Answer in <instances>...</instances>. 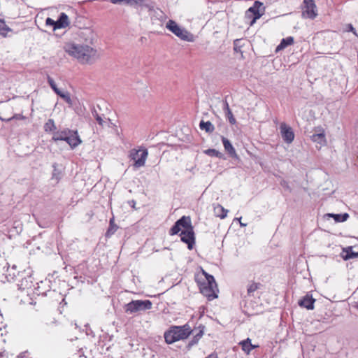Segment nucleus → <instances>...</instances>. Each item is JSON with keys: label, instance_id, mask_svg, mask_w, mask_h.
Here are the masks:
<instances>
[{"label": "nucleus", "instance_id": "nucleus-22", "mask_svg": "<svg viewBox=\"0 0 358 358\" xmlns=\"http://www.w3.org/2000/svg\"><path fill=\"white\" fill-rule=\"evenodd\" d=\"M239 345H241L242 350L247 355H249L252 350V344L250 338L241 341L239 343Z\"/></svg>", "mask_w": 358, "mask_h": 358}, {"label": "nucleus", "instance_id": "nucleus-34", "mask_svg": "<svg viewBox=\"0 0 358 358\" xmlns=\"http://www.w3.org/2000/svg\"><path fill=\"white\" fill-rule=\"evenodd\" d=\"M58 96H59L62 99H63L66 103L71 105L72 104V100L70 96V94L66 92H62L61 90L59 94H57Z\"/></svg>", "mask_w": 358, "mask_h": 358}, {"label": "nucleus", "instance_id": "nucleus-23", "mask_svg": "<svg viewBox=\"0 0 358 358\" xmlns=\"http://www.w3.org/2000/svg\"><path fill=\"white\" fill-rule=\"evenodd\" d=\"M205 155L210 156V157H215L219 159H225L224 155L220 151L217 150L214 148H208L203 152Z\"/></svg>", "mask_w": 358, "mask_h": 358}, {"label": "nucleus", "instance_id": "nucleus-8", "mask_svg": "<svg viewBox=\"0 0 358 358\" xmlns=\"http://www.w3.org/2000/svg\"><path fill=\"white\" fill-rule=\"evenodd\" d=\"M301 7L303 17L313 20L317 16V10L315 0H303Z\"/></svg>", "mask_w": 358, "mask_h": 358}, {"label": "nucleus", "instance_id": "nucleus-14", "mask_svg": "<svg viewBox=\"0 0 358 358\" xmlns=\"http://www.w3.org/2000/svg\"><path fill=\"white\" fill-rule=\"evenodd\" d=\"M310 138L320 145H325L327 143L325 132L322 127L315 128V133L310 136Z\"/></svg>", "mask_w": 358, "mask_h": 358}, {"label": "nucleus", "instance_id": "nucleus-4", "mask_svg": "<svg viewBox=\"0 0 358 358\" xmlns=\"http://www.w3.org/2000/svg\"><path fill=\"white\" fill-rule=\"evenodd\" d=\"M166 28L178 37L180 40L193 42L194 36L185 28L180 26L176 21L169 20L166 24Z\"/></svg>", "mask_w": 358, "mask_h": 358}, {"label": "nucleus", "instance_id": "nucleus-30", "mask_svg": "<svg viewBox=\"0 0 358 358\" xmlns=\"http://www.w3.org/2000/svg\"><path fill=\"white\" fill-rule=\"evenodd\" d=\"M44 130L46 132L55 131L56 126L52 119H49L44 124Z\"/></svg>", "mask_w": 358, "mask_h": 358}, {"label": "nucleus", "instance_id": "nucleus-13", "mask_svg": "<svg viewBox=\"0 0 358 358\" xmlns=\"http://www.w3.org/2000/svg\"><path fill=\"white\" fill-rule=\"evenodd\" d=\"M221 140L224 148L225 151L227 152L229 156L236 160H240L238 155L236 154V150L233 146L231 141L226 137L222 136Z\"/></svg>", "mask_w": 358, "mask_h": 358}, {"label": "nucleus", "instance_id": "nucleus-27", "mask_svg": "<svg viewBox=\"0 0 358 358\" xmlns=\"http://www.w3.org/2000/svg\"><path fill=\"white\" fill-rule=\"evenodd\" d=\"M202 336L203 332L201 331L194 335L186 345L187 350L189 351L194 345H196Z\"/></svg>", "mask_w": 358, "mask_h": 358}, {"label": "nucleus", "instance_id": "nucleus-18", "mask_svg": "<svg viewBox=\"0 0 358 358\" xmlns=\"http://www.w3.org/2000/svg\"><path fill=\"white\" fill-rule=\"evenodd\" d=\"M349 214L348 213H327L324 215V217L333 218L335 222H345L349 218Z\"/></svg>", "mask_w": 358, "mask_h": 358}, {"label": "nucleus", "instance_id": "nucleus-26", "mask_svg": "<svg viewBox=\"0 0 358 358\" xmlns=\"http://www.w3.org/2000/svg\"><path fill=\"white\" fill-rule=\"evenodd\" d=\"M118 226L115 223V219L114 217L110 219L109 221V227L106 233V237H110L112 235H113L115 231L117 230Z\"/></svg>", "mask_w": 358, "mask_h": 358}, {"label": "nucleus", "instance_id": "nucleus-9", "mask_svg": "<svg viewBox=\"0 0 358 358\" xmlns=\"http://www.w3.org/2000/svg\"><path fill=\"white\" fill-rule=\"evenodd\" d=\"M180 241L187 245V248L192 250L196 244V235L194 227L185 231H182L178 234Z\"/></svg>", "mask_w": 358, "mask_h": 358}, {"label": "nucleus", "instance_id": "nucleus-49", "mask_svg": "<svg viewBox=\"0 0 358 358\" xmlns=\"http://www.w3.org/2000/svg\"><path fill=\"white\" fill-rule=\"evenodd\" d=\"M52 178H55L57 180H59V177L58 176L57 173H55V172L52 174Z\"/></svg>", "mask_w": 358, "mask_h": 358}, {"label": "nucleus", "instance_id": "nucleus-10", "mask_svg": "<svg viewBox=\"0 0 358 358\" xmlns=\"http://www.w3.org/2000/svg\"><path fill=\"white\" fill-rule=\"evenodd\" d=\"M147 156L148 151L145 149H133L130 151L131 159L134 161V166L137 168L143 166L145 164Z\"/></svg>", "mask_w": 358, "mask_h": 358}, {"label": "nucleus", "instance_id": "nucleus-1", "mask_svg": "<svg viewBox=\"0 0 358 358\" xmlns=\"http://www.w3.org/2000/svg\"><path fill=\"white\" fill-rule=\"evenodd\" d=\"M201 273L205 278H202L199 274L194 276V280L199 287L200 293L205 296L208 301L218 298L217 292H219V289L214 276L207 273L202 268Z\"/></svg>", "mask_w": 358, "mask_h": 358}, {"label": "nucleus", "instance_id": "nucleus-53", "mask_svg": "<svg viewBox=\"0 0 358 358\" xmlns=\"http://www.w3.org/2000/svg\"><path fill=\"white\" fill-rule=\"evenodd\" d=\"M20 358H22V357H20Z\"/></svg>", "mask_w": 358, "mask_h": 358}, {"label": "nucleus", "instance_id": "nucleus-38", "mask_svg": "<svg viewBox=\"0 0 358 358\" xmlns=\"http://www.w3.org/2000/svg\"><path fill=\"white\" fill-rule=\"evenodd\" d=\"M346 31H347L352 32L355 36H357V34L356 32V30H355V29L354 28V27L352 26V24H347Z\"/></svg>", "mask_w": 358, "mask_h": 358}, {"label": "nucleus", "instance_id": "nucleus-31", "mask_svg": "<svg viewBox=\"0 0 358 358\" xmlns=\"http://www.w3.org/2000/svg\"><path fill=\"white\" fill-rule=\"evenodd\" d=\"M156 352L151 348H143V358H156Z\"/></svg>", "mask_w": 358, "mask_h": 358}, {"label": "nucleus", "instance_id": "nucleus-41", "mask_svg": "<svg viewBox=\"0 0 358 358\" xmlns=\"http://www.w3.org/2000/svg\"><path fill=\"white\" fill-rule=\"evenodd\" d=\"M280 185H281L283 187H285V188H286V189H290V187H289V185L288 182H287V181H285V180H282V181H281V182H280Z\"/></svg>", "mask_w": 358, "mask_h": 358}, {"label": "nucleus", "instance_id": "nucleus-7", "mask_svg": "<svg viewBox=\"0 0 358 358\" xmlns=\"http://www.w3.org/2000/svg\"><path fill=\"white\" fill-rule=\"evenodd\" d=\"M191 227H194L192 224L191 218L189 216L183 215L175 222L173 226L169 229V234L171 236L177 235L182 231L187 230Z\"/></svg>", "mask_w": 358, "mask_h": 358}, {"label": "nucleus", "instance_id": "nucleus-20", "mask_svg": "<svg viewBox=\"0 0 358 358\" xmlns=\"http://www.w3.org/2000/svg\"><path fill=\"white\" fill-rule=\"evenodd\" d=\"M294 37L288 36L287 38H284L281 40L280 44L276 47L275 52H277L278 51H280V50L285 49V48H287V46L294 44Z\"/></svg>", "mask_w": 358, "mask_h": 358}, {"label": "nucleus", "instance_id": "nucleus-36", "mask_svg": "<svg viewBox=\"0 0 358 358\" xmlns=\"http://www.w3.org/2000/svg\"><path fill=\"white\" fill-rule=\"evenodd\" d=\"M256 290H257V289L255 287V282H252V283L248 287L247 294L248 296H251L252 293H253Z\"/></svg>", "mask_w": 358, "mask_h": 358}, {"label": "nucleus", "instance_id": "nucleus-16", "mask_svg": "<svg viewBox=\"0 0 358 358\" xmlns=\"http://www.w3.org/2000/svg\"><path fill=\"white\" fill-rule=\"evenodd\" d=\"M69 24V17L65 13H61L58 19L55 20V30L66 28Z\"/></svg>", "mask_w": 358, "mask_h": 358}, {"label": "nucleus", "instance_id": "nucleus-44", "mask_svg": "<svg viewBox=\"0 0 358 358\" xmlns=\"http://www.w3.org/2000/svg\"><path fill=\"white\" fill-rule=\"evenodd\" d=\"M255 287H256L257 290V289H260V288H262V287H263V286H264V285H263L262 283H260V282H255Z\"/></svg>", "mask_w": 358, "mask_h": 358}, {"label": "nucleus", "instance_id": "nucleus-48", "mask_svg": "<svg viewBox=\"0 0 358 358\" xmlns=\"http://www.w3.org/2000/svg\"><path fill=\"white\" fill-rule=\"evenodd\" d=\"M0 120H1V121H3V122H10V120H12V118H11V117H9V118H3V117H0Z\"/></svg>", "mask_w": 358, "mask_h": 358}, {"label": "nucleus", "instance_id": "nucleus-32", "mask_svg": "<svg viewBox=\"0 0 358 358\" xmlns=\"http://www.w3.org/2000/svg\"><path fill=\"white\" fill-rule=\"evenodd\" d=\"M91 112H92L93 117L96 119V122H98V124L101 126H103V123H105L106 121H104L103 120V118L101 117V116L98 114V113L94 107H93L91 109Z\"/></svg>", "mask_w": 358, "mask_h": 358}, {"label": "nucleus", "instance_id": "nucleus-19", "mask_svg": "<svg viewBox=\"0 0 358 358\" xmlns=\"http://www.w3.org/2000/svg\"><path fill=\"white\" fill-rule=\"evenodd\" d=\"M113 4H125V5H139L148 7L147 4H144V0H110Z\"/></svg>", "mask_w": 358, "mask_h": 358}, {"label": "nucleus", "instance_id": "nucleus-17", "mask_svg": "<svg viewBox=\"0 0 358 358\" xmlns=\"http://www.w3.org/2000/svg\"><path fill=\"white\" fill-rule=\"evenodd\" d=\"M352 249V246H348L342 249L341 257L343 260L347 261L351 259L358 258V252H354Z\"/></svg>", "mask_w": 358, "mask_h": 358}, {"label": "nucleus", "instance_id": "nucleus-35", "mask_svg": "<svg viewBox=\"0 0 358 358\" xmlns=\"http://www.w3.org/2000/svg\"><path fill=\"white\" fill-rule=\"evenodd\" d=\"M226 117L228 118L229 122L231 124L234 125L236 123V120L234 117L233 113L231 110H229L227 113H225Z\"/></svg>", "mask_w": 358, "mask_h": 358}, {"label": "nucleus", "instance_id": "nucleus-52", "mask_svg": "<svg viewBox=\"0 0 358 358\" xmlns=\"http://www.w3.org/2000/svg\"><path fill=\"white\" fill-rule=\"evenodd\" d=\"M161 27L163 29L164 31L165 30V29L163 27L162 24H161Z\"/></svg>", "mask_w": 358, "mask_h": 358}, {"label": "nucleus", "instance_id": "nucleus-5", "mask_svg": "<svg viewBox=\"0 0 358 358\" xmlns=\"http://www.w3.org/2000/svg\"><path fill=\"white\" fill-rule=\"evenodd\" d=\"M152 308V302L150 300H133L125 306V312L127 313H136L145 311Z\"/></svg>", "mask_w": 358, "mask_h": 358}, {"label": "nucleus", "instance_id": "nucleus-43", "mask_svg": "<svg viewBox=\"0 0 358 358\" xmlns=\"http://www.w3.org/2000/svg\"><path fill=\"white\" fill-rule=\"evenodd\" d=\"M241 217H239V218L236 217V218H235V219H234V220H236V221H238V222H239L240 225H241V227H245V226L247 225V224L242 223V221H241Z\"/></svg>", "mask_w": 358, "mask_h": 358}, {"label": "nucleus", "instance_id": "nucleus-45", "mask_svg": "<svg viewBox=\"0 0 358 358\" xmlns=\"http://www.w3.org/2000/svg\"><path fill=\"white\" fill-rule=\"evenodd\" d=\"M244 313H245V314H246L248 315H257L258 314V312H255V311H252L251 313H248L247 310H245Z\"/></svg>", "mask_w": 358, "mask_h": 358}, {"label": "nucleus", "instance_id": "nucleus-3", "mask_svg": "<svg viewBox=\"0 0 358 358\" xmlns=\"http://www.w3.org/2000/svg\"><path fill=\"white\" fill-rule=\"evenodd\" d=\"M192 332L188 323L181 326L172 325L164 332V337L167 344H172L188 338Z\"/></svg>", "mask_w": 358, "mask_h": 358}, {"label": "nucleus", "instance_id": "nucleus-28", "mask_svg": "<svg viewBox=\"0 0 358 358\" xmlns=\"http://www.w3.org/2000/svg\"><path fill=\"white\" fill-rule=\"evenodd\" d=\"M214 211L217 216L221 219L225 218L228 213V210L225 209L220 204H217V206L215 207Z\"/></svg>", "mask_w": 358, "mask_h": 358}, {"label": "nucleus", "instance_id": "nucleus-11", "mask_svg": "<svg viewBox=\"0 0 358 358\" xmlns=\"http://www.w3.org/2000/svg\"><path fill=\"white\" fill-rule=\"evenodd\" d=\"M280 129L281 137L283 141L287 144L292 143L295 136L292 128L286 123L282 122L280 125Z\"/></svg>", "mask_w": 358, "mask_h": 358}, {"label": "nucleus", "instance_id": "nucleus-51", "mask_svg": "<svg viewBox=\"0 0 358 358\" xmlns=\"http://www.w3.org/2000/svg\"><path fill=\"white\" fill-rule=\"evenodd\" d=\"M355 307L358 310V303H356V305L355 306Z\"/></svg>", "mask_w": 358, "mask_h": 358}, {"label": "nucleus", "instance_id": "nucleus-29", "mask_svg": "<svg viewBox=\"0 0 358 358\" xmlns=\"http://www.w3.org/2000/svg\"><path fill=\"white\" fill-rule=\"evenodd\" d=\"M245 41L243 38L236 39L234 41V50L236 52L243 54L242 47L245 45Z\"/></svg>", "mask_w": 358, "mask_h": 358}, {"label": "nucleus", "instance_id": "nucleus-50", "mask_svg": "<svg viewBox=\"0 0 358 358\" xmlns=\"http://www.w3.org/2000/svg\"><path fill=\"white\" fill-rule=\"evenodd\" d=\"M257 348H258V345L252 344V350H254V349H255Z\"/></svg>", "mask_w": 358, "mask_h": 358}, {"label": "nucleus", "instance_id": "nucleus-21", "mask_svg": "<svg viewBox=\"0 0 358 358\" xmlns=\"http://www.w3.org/2000/svg\"><path fill=\"white\" fill-rule=\"evenodd\" d=\"M199 128L201 130H203L208 134L213 133L215 129V127L210 121H204L203 120L200 121Z\"/></svg>", "mask_w": 358, "mask_h": 358}, {"label": "nucleus", "instance_id": "nucleus-24", "mask_svg": "<svg viewBox=\"0 0 358 358\" xmlns=\"http://www.w3.org/2000/svg\"><path fill=\"white\" fill-rule=\"evenodd\" d=\"M69 129H65L62 131H56L53 132L52 140L55 142L62 141L66 134H69Z\"/></svg>", "mask_w": 358, "mask_h": 358}, {"label": "nucleus", "instance_id": "nucleus-15", "mask_svg": "<svg viewBox=\"0 0 358 358\" xmlns=\"http://www.w3.org/2000/svg\"><path fill=\"white\" fill-rule=\"evenodd\" d=\"M315 299L310 294H306L301 299L299 300L298 304L300 307L305 308L307 310H313Z\"/></svg>", "mask_w": 358, "mask_h": 358}, {"label": "nucleus", "instance_id": "nucleus-42", "mask_svg": "<svg viewBox=\"0 0 358 358\" xmlns=\"http://www.w3.org/2000/svg\"><path fill=\"white\" fill-rule=\"evenodd\" d=\"M205 326L203 324H199V326L198 327V329H199V332H203V334H204V329H205Z\"/></svg>", "mask_w": 358, "mask_h": 358}, {"label": "nucleus", "instance_id": "nucleus-47", "mask_svg": "<svg viewBox=\"0 0 358 358\" xmlns=\"http://www.w3.org/2000/svg\"><path fill=\"white\" fill-rule=\"evenodd\" d=\"M130 206L132 208H135L136 201L134 200H131L128 201Z\"/></svg>", "mask_w": 358, "mask_h": 358}, {"label": "nucleus", "instance_id": "nucleus-25", "mask_svg": "<svg viewBox=\"0 0 358 358\" xmlns=\"http://www.w3.org/2000/svg\"><path fill=\"white\" fill-rule=\"evenodd\" d=\"M8 32H13V29L6 24L3 19H0V35L3 37H7Z\"/></svg>", "mask_w": 358, "mask_h": 358}, {"label": "nucleus", "instance_id": "nucleus-6", "mask_svg": "<svg viewBox=\"0 0 358 358\" xmlns=\"http://www.w3.org/2000/svg\"><path fill=\"white\" fill-rule=\"evenodd\" d=\"M262 7L263 8V10H264L263 3L259 1H255L253 6L246 10L245 17L250 20L249 25L250 27L262 16L264 13L261 12Z\"/></svg>", "mask_w": 358, "mask_h": 358}, {"label": "nucleus", "instance_id": "nucleus-12", "mask_svg": "<svg viewBox=\"0 0 358 358\" xmlns=\"http://www.w3.org/2000/svg\"><path fill=\"white\" fill-rule=\"evenodd\" d=\"M62 141H66L72 149H74L82 143L78 131L71 129L69 130V134H66Z\"/></svg>", "mask_w": 358, "mask_h": 358}, {"label": "nucleus", "instance_id": "nucleus-46", "mask_svg": "<svg viewBox=\"0 0 358 358\" xmlns=\"http://www.w3.org/2000/svg\"><path fill=\"white\" fill-rule=\"evenodd\" d=\"M206 358H218V356L216 353H212V354L209 355L208 357H206Z\"/></svg>", "mask_w": 358, "mask_h": 358}, {"label": "nucleus", "instance_id": "nucleus-37", "mask_svg": "<svg viewBox=\"0 0 358 358\" xmlns=\"http://www.w3.org/2000/svg\"><path fill=\"white\" fill-rule=\"evenodd\" d=\"M227 96H225L224 100H223V110L224 111L225 113H227V112H228L229 110H231L229 108V105L227 102Z\"/></svg>", "mask_w": 358, "mask_h": 358}, {"label": "nucleus", "instance_id": "nucleus-40", "mask_svg": "<svg viewBox=\"0 0 358 358\" xmlns=\"http://www.w3.org/2000/svg\"><path fill=\"white\" fill-rule=\"evenodd\" d=\"M11 118L12 120H24L25 117L22 114H15Z\"/></svg>", "mask_w": 358, "mask_h": 358}, {"label": "nucleus", "instance_id": "nucleus-2", "mask_svg": "<svg viewBox=\"0 0 358 358\" xmlns=\"http://www.w3.org/2000/svg\"><path fill=\"white\" fill-rule=\"evenodd\" d=\"M64 49L69 55L86 63H91L96 54V50L87 45L69 43L65 45Z\"/></svg>", "mask_w": 358, "mask_h": 358}, {"label": "nucleus", "instance_id": "nucleus-39", "mask_svg": "<svg viewBox=\"0 0 358 358\" xmlns=\"http://www.w3.org/2000/svg\"><path fill=\"white\" fill-rule=\"evenodd\" d=\"M55 20H52L50 17H48L45 20L46 25L52 26L53 27V30H55Z\"/></svg>", "mask_w": 358, "mask_h": 358}, {"label": "nucleus", "instance_id": "nucleus-33", "mask_svg": "<svg viewBox=\"0 0 358 358\" xmlns=\"http://www.w3.org/2000/svg\"><path fill=\"white\" fill-rule=\"evenodd\" d=\"M47 80L52 90L57 94L59 93L60 90L57 87L54 80L49 76H48Z\"/></svg>", "mask_w": 358, "mask_h": 358}]
</instances>
